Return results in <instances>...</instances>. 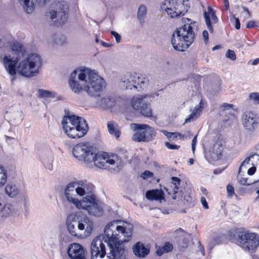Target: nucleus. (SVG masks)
Returning <instances> with one entry per match:
<instances>
[{
    "label": "nucleus",
    "instance_id": "obj_1",
    "mask_svg": "<svg viewBox=\"0 0 259 259\" xmlns=\"http://www.w3.org/2000/svg\"><path fill=\"white\" fill-rule=\"evenodd\" d=\"M72 154L79 161L87 163L94 162V165L98 168H107L105 162L107 153L97 152L96 148L88 146L86 143L76 144L72 149Z\"/></svg>",
    "mask_w": 259,
    "mask_h": 259
},
{
    "label": "nucleus",
    "instance_id": "obj_2",
    "mask_svg": "<svg viewBox=\"0 0 259 259\" xmlns=\"http://www.w3.org/2000/svg\"><path fill=\"white\" fill-rule=\"evenodd\" d=\"M230 240L239 245L244 251L253 253L259 246V235L250 232L243 228L231 229L229 231Z\"/></svg>",
    "mask_w": 259,
    "mask_h": 259
},
{
    "label": "nucleus",
    "instance_id": "obj_3",
    "mask_svg": "<svg viewBox=\"0 0 259 259\" xmlns=\"http://www.w3.org/2000/svg\"><path fill=\"white\" fill-rule=\"evenodd\" d=\"M188 22L178 28L172 34L171 42L175 50L183 52L188 48L195 38V30L197 29L195 22L187 19Z\"/></svg>",
    "mask_w": 259,
    "mask_h": 259
},
{
    "label": "nucleus",
    "instance_id": "obj_4",
    "mask_svg": "<svg viewBox=\"0 0 259 259\" xmlns=\"http://www.w3.org/2000/svg\"><path fill=\"white\" fill-rule=\"evenodd\" d=\"M75 219V218H74ZM67 228L69 233L78 238H85L91 236L94 228V222L87 215L78 221L66 222Z\"/></svg>",
    "mask_w": 259,
    "mask_h": 259
},
{
    "label": "nucleus",
    "instance_id": "obj_5",
    "mask_svg": "<svg viewBox=\"0 0 259 259\" xmlns=\"http://www.w3.org/2000/svg\"><path fill=\"white\" fill-rule=\"evenodd\" d=\"M96 75V73L92 70L83 67L80 69H75L71 73L68 79V84L70 89L76 94H79L83 90L84 88L76 80L77 76L78 79L80 81H84L85 83H88L92 78Z\"/></svg>",
    "mask_w": 259,
    "mask_h": 259
},
{
    "label": "nucleus",
    "instance_id": "obj_6",
    "mask_svg": "<svg viewBox=\"0 0 259 259\" xmlns=\"http://www.w3.org/2000/svg\"><path fill=\"white\" fill-rule=\"evenodd\" d=\"M125 238L123 240L119 239L120 236H116L109 242H107V245L110 249V256H107L109 259H126L125 248L123 245L124 243L129 242L132 235H125V234H121Z\"/></svg>",
    "mask_w": 259,
    "mask_h": 259
},
{
    "label": "nucleus",
    "instance_id": "obj_7",
    "mask_svg": "<svg viewBox=\"0 0 259 259\" xmlns=\"http://www.w3.org/2000/svg\"><path fill=\"white\" fill-rule=\"evenodd\" d=\"M132 128L135 132L132 140L137 142H149L156 136L153 127L147 124L132 123Z\"/></svg>",
    "mask_w": 259,
    "mask_h": 259
},
{
    "label": "nucleus",
    "instance_id": "obj_8",
    "mask_svg": "<svg viewBox=\"0 0 259 259\" xmlns=\"http://www.w3.org/2000/svg\"><path fill=\"white\" fill-rule=\"evenodd\" d=\"M6 70L11 76L13 82L16 79V74L26 78L37 76L41 69L42 66H4Z\"/></svg>",
    "mask_w": 259,
    "mask_h": 259
},
{
    "label": "nucleus",
    "instance_id": "obj_9",
    "mask_svg": "<svg viewBox=\"0 0 259 259\" xmlns=\"http://www.w3.org/2000/svg\"><path fill=\"white\" fill-rule=\"evenodd\" d=\"M140 74V76L137 73L133 75L127 76V78L124 77V80L121 82V87L126 90L135 89L138 91H141L146 88L149 82L148 77Z\"/></svg>",
    "mask_w": 259,
    "mask_h": 259
},
{
    "label": "nucleus",
    "instance_id": "obj_10",
    "mask_svg": "<svg viewBox=\"0 0 259 259\" xmlns=\"http://www.w3.org/2000/svg\"><path fill=\"white\" fill-rule=\"evenodd\" d=\"M183 2V0H165L161 6V9L171 18L180 17L184 15L185 10Z\"/></svg>",
    "mask_w": 259,
    "mask_h": 259
},
{
    "label": "nucleus",
    "instance_id": "obj_11",
    "mask_svg": "<svg viewBox=\"0 0 259 259\" xmlns=\"http://www.w3.org/2000/svg\"><path fill=\"white\" fill-rule=\"evenodd\" d=\"M104 239L103 235H99L92 240L90 246L91 259L103 258L105 257L106 252Z\"/></svg>",
    "mask_w": 259,
    "mask_h": 259
},
{
    "label": "nucleus",
    "instance_id": "obj_12",
    "mask_svg": "<svg viewBox=\"0 0 259 259\" xmlns=\"http://www.w3.org/2000/svg\"><path fill=\"white\" fill-rule=\"evenodd\" d=\"M146 98V95L140 96L135 99L133 98L131 103L132 106L135 110L140 111L144 117L152 119V110L149 102L145 101Z\"/></svg>",
    "mask_w": 259,
    "mask_h": 259
},
{
    "label": "nucleus",
    "instance_id": "obj_13",
    "mask_svg": "<svg viewBox=\"0 0 259 259\" xmlns=\"http://www.w3.org/2000/svg\"><path fill=\"white\" fill-rule=\"evenodd\" d=\"M221 80L218 76L208 75L203 79V88L211 95H216L221 90Z\"/></svg>",
    "mask_w": 259,
    "mask_h": 259
},
{
    "label": "nucleus",
    "instance_id": "obj_14",
    "mask_svg": "<svg viewBox=\"0 0 259 259\" xmlns=\"http://www.w3.org/2000/svg\"><path fill=\"white\" fill-rule=\"evenodd\" d=\"M88 83L90 85H84L83 90L91 96L96 97L98 96L99 93L102 91L105 82L96 73V75L92 78V80H90Z\"/></svg>",
    "mask_w": 259,
    "mask_h": 259
},
{
    "label": "nucleus",
    "instance_id": "obj_15",
    "mask_svg": "<svg viewBox=\"0 0 259 259\" xmlns=\"http://www.w3.org/2000/svg\"><path fill=\"white\" fill-rule=\"evenodd\" d=\"M106 226L118 234H125V235H132L133 226L132 224L120 220H113L108 223Z\"/></svg>",
    "mask_w": 259,
    "mask_h": 259
},
{
    "label": "nucleus",
    "instance_id": "obj_16",
    "mask_svg": "<svg viewBox=\"0 0 259 259\" xmlns=\"http://www.w3.org/2000/svg\"><path fill=\"white\" fill-rule=\"evenodd\" d=\"M56 11L50 12V18L52 21L56 22L57 25H61L67 21L68 6L65 3H58Z\"/></svg>",
    "mask_w": 259,
    "mask_h": 259
},
{
    "label": "nucleus",
    "instance_id": "obj_17",
    "mask_svg": "<svg viewBox=\"0 0 259 259\" xmlns=\"http://www.w3.org/2000/svg\"><path fill=\"white\" fill-rule=\"evenodd\" d=\"M85 203L89 204H85L84 208L90 215L99 217L103 214L104 210L101 205L102 203L97 199L96 196H88V199L85 198Z\"/></svg>",
    "mask_w": 259,
    "mask_h": 259
},
{
    "label": "nucleus",
    "instance_id": "obj_18",
    "mask_svg": "<svg viewBox=\"0 0 259 259\" xmlns=\"http://www.w3.org/2000/svg\"><path fill=\"white\" fill-rule=\"evenodd\" d=\"M78 186L75 188V191L78 196L82 197L83 202H85V198L90 196L95 197L96 195L93 193L94 185L91 183H88L87 181H77Z\"/></svg>",
    "mask_w": 259,
    "mask_h": 259
},
{
    "label": "nucleus",
    "instance_id": "obj_19",
    "mask_svg": "<svg viewBox=\"0 0 259 259\" xmlns=\"http://www.w3.org/2000/svg\"><path fill=\"white\" fill-rule=\"evenodd\" d=\"M244 127L247 131L253 132L258 125V117L251 111L245 112L242 116Z\"/></svg>",
    "mask_w": 259,
    "mask_h": 259
},
{
    "label": "nucleus",
    "instance_id": "obj_20",
    "mask_svg": "<svg viewBox=\"0 0 259 259\" xmlns=\"http://www.w3.org/2000/svg\"><path fill=\"white\" fill-rule=\"evenodd\" d=\"M86 252L84 247L78 243L70 244L67 249V253L70 259H87Z\"/></svg>",
    "mask_w": 259,
    "mask_h": 259
},
{
    "label": "nucleus",
    "instance_id": "obj_21",
    "mask_svg": "<svg viewBox=\"0 0 259 259\" xmlns=\"http://www.w3.org/2000/svg\"><path fill=\"white\" fill-rule=\"evenodd\" d=\"M151 244L137 241L132 246L133 253L139 258H145L150 252Z\"/></svg>",
    "mask_w": 259,
    "mask_h": 259
},
{
    "label": "nucleus",
    "instance_id": "obj_22",
    "mask_svg": "<svg viewBox=\"0 0 259 259\" xmlns=\"http://www.w3.org/2000/svg\"><path fill=\"white\" fill-rule=\"evenodd\" d=\"M189 237L182 236L176 238V247L181 253H184L187 251L191 250L190 239L192 236L191 234H188Z\"/></svg>",
    "mask_w": 259,
    "mask_h": 259
},
{
    "label": "nucleus",
    "instance_id": "obj_23",
    "mask_svg": "<svg viewBox=\"0 0 259 259\" xmlns=\"http://www.w3.org/2000/svg\"><path fill=\"white\" fill-rule=\"evenodd\" d=\"M83 127L70 126L64 132L68 137L71 139L80 138L84 137L89 131V125Z\"/></svg>",
    "mask_w": 259,
    "mask_h": 259
},
{
    "label": "nucleus",
    "instance_id": "obj_24",
    "mask_svg": "<svg viewBox=\"0 0 259 259\" xmlns=\"http://www.w3.org/2000/svg\"><path fill=\"white\" fill-rule=\"evenodd\" d=\"M146 198L150 201L161 202L165 200V195L162 189H153L147 190L145 193Z\"/></svg>",
    "mask_w": 259,
    "mask_h": 259
},
{
    "label": "nucleus",
    "instance_id": "obj_25",
    "mask_svg": "<svg viewBox=\"0 0 259 259\" xmlns=\"http://www.w3.org/2000/svg\"><path fill=\"white\" fill-rule=\"evenodd\" d=\"M220 107L222 110L220 114L221 115H223L224 114L227 115V117H226L223 119V121L224 122L227 123L231 120H232L233 119H235V114L232 113L231 112L232 110H237V109L234 108V107H235V106L233 104L224 103Z\"/></svg>",
    "mask_w": 259,
    "mask_h": 259
},
{
    "label": "nucleus",
    "instance_id": "obj_26",
    "mask_svg": "<svg viewBox=\"0 0 259 259\" xmlns=\"http://www.w3.org/2000/svg\"><path fill=\"white\" fill-rule=\"evenodd\" d=\"M204 17L208 29L212 32L213 29L211 25V23L215 24L218 21V18L214 11L210 7H208L207 11L204 12Z\"/></svg>",
    "mask_w": 259,
    "mask_h": 259
},
{
    "label": "nucleus",
    "instance_id": "obj_27",
    "mask_svg": "<svg viewBox=\"0 0 259 259\" xmlns=\"http://www.w3.org/2000/svg\"><path fill=\"white\" fill-rule=\"evenodd\" d=\"M203 76L200 75L196 73L189 74L186 78L183 79L182 80L188 81L194 84V88L196 91H199L201 89V78Z\"/></svg>",
    "mask_w": 259,
    "mask_h": 259
},
{
    "label": "nucleus",
    "instance_id": "obj_28",
    "mask_svg": "<svg viewBox=\"0 0 259 259\" xmlns=\"http://www.w3.org/2000/svg\"><path fill=\"white\" fill-rule=\"evenodd\" d=\"M41 63L40 56L37 54H32L22 61V64L19 65H41Z\"/></svg>",
    "mask_w": 259,
    "mask_h": 259
},
{
    "label": "nucleus",
    "instance_id": "obj_29",
    "mask_svg": "<svg viewBox=\"0 0 259 259\" xmlns=\"http://www.w3.org/2000/svg\"><path fill=\"white\" fill-rule=\"evenodd\" d=\"M72 126L76 127H83L84 126L88 125L87 120L83 117L72 114L69 120Z\"/></svg>",
    "mask_w": 259,
    "mask_h": 259
},
{
    "label": "nucleus",
    "instance_id": "obj_30",
    "mask_svg": "<svg viewBox=\"0 0 259 259\" xmlns=\"http://www.w3.org/2000/svg\"><path fill=\"white\" fill-rule=\"evenodd\" d=\"M223 148L222 141H220L219 138L213 144L212 151H210V155L213 159H219L222 155Z\"/></svg>",
    "mask_w": 259,
    "mask_h": 259
},
{
    "label": "nucleus",
    "instance_id": "obj_31",
    "mask_svg": "<svg viewBox=\"0 0 259 259\" xmlns=\"http://www.w3.org/2000/svg\"><path fill=\"white\" fill-rule=\"evenodd\" d=\"M67 40L65 35L61 34H55L49 40V43L53 47L58 46H62L66 44Z\"/></svg>",
    "mask_w": 259,
    "mask_h": 259
},
{
    "label": "nucleus",
    "instance_id": "obj_32",
    "mask_svg": "<svg viewBox=\"0 0 259 259\" xmlns=\"http://www.w3.org/2000/svg\"><path fill=\"white\" fill-rule=\"evenodd\" d=\"M116 103V100L114 97L108 96L102 98L101 100L100 105L104 109H111Z\"/></svg>",
    "mask_w": 259,
    "mask_h": 259
},
{
    "label": "nucleus",
    "instance_id": "obj_33",
    "mask_svg": "<svg viewBox=\"0 0 259 259\" xmlns=\"http://www.w3.org/2000/svg\"><path fill=\"white\" fill-rule=\"evenodd\" d=\"M20 4L22 5L24 11L28 14H31L34 10L35 0H19Z\"/></svg>",
    "mask_w": 259,
    "mask_h": 259
},
{
    "label": "nucleus",
    "instance_id": "obj_34",
    "mask_svg": "<svg viewBox=\"0 0 259 259\" xmlns=\"http://www.w3.org/2000/svg\"><path fill=\"white\" fill-rule=\"evenodd\" d=\"M102 235L104 237V242L107 244L109 240H111L112 238H114L116 236H119V234L115 232L114 231L105 226L104 229V234Z\"/></svg>",
    "mask_w": 259,
    "mask_h": 259
},
{
    "label": "nucleus",
    "instance_id": "obj_35",
    "mask_svg": "<svg viewBox=\"0 0 259 259\" xmlns=\"http://www.w3.org/2000/svg\"><path fill=\"white\" fill-rule=\"evenodd\" d=\"M57 93L49 90L38 89L37 96L38 98H54L56 97Z\"/></svg>",
    "mask_w": 259,
    "mask_h": 259
},
{
    "label": "nucleus",
    "instance_id": "obj_36",
    "mask_svg": "<svg viewBox=\"0 0 259 259\" xmlns=\"http://www.w3.org/2000/svg\"><path fill=\"white\" fill-rule=\"evenodd\" d=\"M147 13V10L146 7L143 5H141L139 7L138 10L137 18L138 19L141 25L144 22V19L146 17Z\"/></svg>",
    "mask_w": 259,
    "mask_h": 259
},
{
    "label": "nucleus",
    "instance_id": "obj_37",
    "mask_svg": "<svg viewBox=\"0 0 259 259\" xmlns=\"http://www.w3.org/2000/svg\"><path fill=\"white\" fill-rule=\"evenodd\" d=\"M5 190L6 193L11 197H15L18 194V192L17 187L15 185L10 184H8L6 186Z\"/></svg>",
    "mask_w": 259,
    "mask_h": 259
},
{
    "label": "nucleus",
    "instance_id": "obj_38",
    "mask_svg": "<svg viewBox=\"0 0 259 259\" xmlns=\"http://www.w3.org/2000/svg\"><path fill=\"white\" fill-rule=\"evenodd\" d=\"M108 130L110 134L113 135L118 139L120 136L121 133L118 129L115 128L113 121H109L107 124Z\"/></svg>",
    "mask_w": 259,
    "mask_h": 259
},
{
    "label": "nucleus",
    "instance_id": "obj_39",
    "mask_svg": "<svg viewBox=\"0 0 259 259\" xmlns=\"http://www.w3.org/2000/svg\"><path fill=\"white\" fill-rule=\"evenodd\" d=\"M184 204L187 208H190L195 205V199L190 196V194H187L184 196Z\"/></svg>",
    "mask_w": 259,
    "mask_h": 259
},
{
    "label": "nucleus",
    "instance_id": "obj_40",
    "mask_svg": "<svg viewBox=\"0 0 259 259\" xmlns=\"http://www.w3.org/2000/svg\"><path fill=\"white\" fill-rule=\"evenodd\" d=\"M76 186H78L77 181L70 182L65 187L64 190V195L67 200H69L68 199H69V197L71 196V195L69 192L73 191Z\"/></svg>",
    "mask_w": 259,
    "mask_h": 259
},
{
    "label": "nucleus",
    "instance_id": "obj_41",
    "mask_svg": "<svg viewBox=\"0 0 259 259\" xmlns=\"http://www.w3.org/2000/svg\"><path fill=\"white\" fill-rule=\"evenodd\" d=\"M18 60L17 58H12L10 55L6 54L4 57L3 63L4 65H16Z\"/></svg>",
    "mask_w": 259,
    "mask_h": 259
},
{
    "label": "nucleus",
    "instance_id": "obj_42",
    "mask_svg": "<svg viewBox=\"0 0 259 259\" xmlns=\"http://www.w3.org/2000/svg\"><path fill=\"white\" fill-rule=\"evenodd\" d=\"M68 199L69 200H67L68 202H71L72 204H73L77 208H78L79 209H82L85 210V208H84L85 205H83L82 204V202L80 200H78V199H77L76 198L73 197L72 196H70L69 199Z\"/></svg>",
    "mask_w": 259,
    "mask_h": 259
},
{
    "label": "nucleus",
    "instance_id": "obj_43",
    "mask_svg": "<svg viewBox=\"0 0 259 259\" xmlns=\"http://www.w3.org/2000/svg\"><path fill=\"white\" fill-rule=\"evenodd\" d=\"M171 183L172 184L175 186V190H174V195H176V193H177V191H176L175 190H178L179 189V186L181 184V180L180 178L177 177H171ZM176 195H174L172 196V198L174 199H176Z\"/></svg>",
    "mask_w": 259,
    "mask_h": 259
},
{
    "label": "nucleus",
    "instance_id": "obj_44",
    "mask_svg": "<svg viewBox=\"0 0 259 259\" xmlns=\"http://www.w3.org/2000/svg\"><path fill=\"white\" fill-rule=\"evenodd\" d=\"M23 48V46L22 45H21L20 43L18 42H14L11 45L12 51L15 52V53L17 54L18 55H19V54L22 53Z\"/></svg>",
    "mask_w": 259,
    "mask_h": 259
},
{
    "label": "nucleus",
    "instance_id": "obj_45",
    "mask_svg": "<svg viewBox=\"0 0 259 259\" xmlns=\"http://www.w3.org/2000/svg\"><path fill=\"white\" fill-rule=\"evenodd\" d=\"M191 240L192 242V244H194L193 241H197L198 242V250H197V251H200L201 254L203 256H205V250H204V246L201 244V242L199 239H198L197 237L196 236H193L191 237Z\"/></svg>",
    "mask_w": 259,
    "mask_h": 259
},
{
    "label": "nucleus",
    "instance_id": "obj_46",
    "mask_svg": "<svg viewBox=\"0 0 259 259\" xmlns=\"http://www.w3.org/2000/svg\"><path fill=\"white\" fill-rule=\"evenodd\" d=\"M1 174H3L0 180V187L3 186L7 179V171L2 165H0Z\"/></svg>",
    "mask_w": 259,
    "mask_h": 259
},
{
    "label": "nucleus",
    "instance_id": "obj_47",
    "mask_svg": "<svg viewBox=\"0 0 259 259\" xmlns=\"http://www.w3.org/2000/svg\"><path fill=\"white\" fill-rule=\"evenodd\" d=\"M122 159L120 158L119 163L114 168L110 167L108 170L113 174H117L119 172L123 166V162Z\"/></svg>",
    "mask_w": 259,
    "mask_h": 259
},
{
    "label": "nucleus",
    "instance_id": "obj_48",
    "mask_svg": "<svg viewBox=\"0 0 259 259\" xmlns=\"http://www.w3.org/2000/svg\"><path fill=\"white\" fill-rule=\"evenodd\" d=\"M249 100L253 101L255 104H259V93L253 92L249 95Z\"/></svg>",
    "mask_w": 259,
    "mask_h": 259
},
{
    "label": "nucleus",
    "instance_id": "obj_49",
    "mask_svg": "<svg viewBox=\"0 0 259 259\" xmlns=\"http://www.w3.org/2000/svg\"><path fill=\"white\" fill-rule=\"evenodd\" d=\"M211 240L215 245H220L223 242L224 237L222 235H216L213 237Z\"/></svg>",
    "mask_w": 259,
    "mask_h": 259
},
{
    "label": "nucleus",
    "instance_id": "obj_50",
    "mask_svg": "<svg viewBox=\"0 0 259 259\" xmlns=\"http://www.w3.org/2000/svg\"><path fill=\"white\" fill-rule=\"evenodd\" d=\"M227 192L228 197H232L233 195H235V197L238 198V195L235 194L234 188L233 185L229 184L227 186Z\"/></svg>",
    "mask_w": 259,
    "mask_h": 259
},
{
    "label": "nucleus",
    "instance_id": "obj_51",
    "mask_svg": "<svg viewBox=\"0 0 259 259\" xmlns=\"http://www.w3.org/2000/svg\"><path fill=\"white\" fill-rule=\"evenodd\" d=\"M154 176V174L148 170H145L141 175V177L143 180H146L148 178H151Z\"/></svg>",
    "mask_w": 259,
    "mask_h": 259
},
{
    "label": "nucleus",
    "instance_id": "obj_52",
    "mask_svg": "<svg viewBox=\"0 0 259 259\" xmlns=\"http://www.w3.org/2000/svg\"><path fill=\"white\" fill-rule=\"evenodd\" d=\"M165 146L168 149H171V150H178L180 148V145H178L173 143H170L169 142H165Z\"/></svg>",
    "mask_w": 259,
    "mask_h": 259
},
{
    "label": "nucleus",
    "instance_id": "obj_53",
    "mask_svg": "<svg viewBox=\"0 0 259 259\" xmlns=\"http://www.w3.org/2000/svg\"><path fill=\"white\" fill-rule=\"evenodd\" d=\"M162 247L166 253L171 251L174 248L173 245L169 242H166Z\"/></svg>",
    "mask_w": 259,
    "mask_h": 259
},
{
    "label": "nucleus",
    "instance_id": "obj_54",
    "mask_svg": "<svg viewBox=\"0 0 259 259\" xmlns=\"http://www.w3.org/2000/svg\"><path fill=\"white\" fill-rule=\"evenodd\" d=\"M121 157L120 159H124L128 161L130 163H132V159H128V155L127 154V152L126 150L122 149L121 150Z\"/></svg>",
    "mask_w": 259,
    "mask_h": 259
},
{
    "label": "nucleus",
    "instance_id": "obj_55",
    "mask_svg": "<svg viewBox=\"0 0 259 259\" xmlns=\"http://www.w3.org/2000/svg\"><path fill=\"white\" fill-rule=\"evenodd\" d=\"M226 57L232 60L236 59V54L234 51L228 50L226 54Z\"/></svg>",
    "mask_w": 259,
    "mask_h": 259
},
{
    "label": "nucleus",
    "instance_id": "obj_56",
    "mask_svg": "<svg viewBox=\"0 0 259 259\" xmlns=\"http://www.w3.org/2000/svg\"><path fill=\"white\" fill-rule=\"evenodd\" d=\"M252 190L253 189L241 187L239 189L238 192L240 195H242L245 193H250Z\"/></svg>",
    "mask_w": 259,
    "mask_h": 259
},
{
    "label": "nucleus",
    "instance_id": "obj_57",
    "mask_svg": "<svg viewBox=\"0 0 259 259\" xmlns=\"http://www.w3.org/2000/svg\"><path fill=\"white\" fill-rule=\"evenodd\" d=\"M231 20H232L233 19L235 21V28L237 29H239L240 28V21L239 18H236L235 16V15L232 14L231 16Z\"/></svg>",
    "mask_w": 259,
    "mask_h": 259
},
{
    "label": "nucleus",
    "instance_id": "obj_58",
    "mask_svg": "<svg viewBox=\"0 0 259 259\" xmlns=\"http://www.w3.org/2000/svg\"><path fill=\"white\" fill-rule=\"evenodd\" d=\"M195 117H198L196 116L194 113L192 112L190 115H189L185 119V123L190 122L194 120Z\"/></svg>",
    "mask_w": 259,
    "mask_h": 259
},
{
    "label": "nucleus",
    "instance_id": "obj_59",
    "mask_svg": "<svg viewBox=\"0 0 259 259\" xmlns=\"http://www.w3.org/2000/svg\"><path fill=\"white\" fill-rule=\"evenodd\" d=\"M203 109L200 106H198L197 105L194 107V109L193 111H192L193 113H194V114L196 116H199L200 114L202 112Z\"/></svg>",
    "mask_w": 259,
    "mask_h": 259
},
{
    "label": "nucleus",
    "instance_id": "obj_60",
    "mask_svg": "<svg viewBox=\"0 0 259 259\" xmlns=\"http://www.w3.org/2000/svg\"><path fill=\"white\" fill-rule=\"evenodd\" d=\"M67 119H68V118H65V117H63V119L62 120V125L63 126V129L64 132L67 129H68V128L69 127H70V126H68L67 125V124H68Z\"/></svg>",
    "mask_w": 259,
    "mask_h": 259
},
{
    "label": "nucleus",
    "instance_id": "obj_61",
    "mask_svg": "<svg viewBox=\"0 0 259 259\" xmlns=\"http://www.w3.org/2000/svg\"><path fill=\"white\" fill-rule=\"evenodd\" d=\"M111 33L115 37L117 43H119L121 41V36L117 32L112 31Z\"/></svg>",
    "mask_w": 259,
    "mask_h": 259
},
{
    "label": "nucleus",
    "instance_id": "obj_62",
    "mask_svg": "<svg viewBox=\"0 0 259 259\" xmlns=\"http://www.w3.org/2000/svg\"><path fill=\"white\" fill-rule=\"evenodd\" d=\"M201 202L205 209H208L209 208L208 204L205 197L202 196L201 197Z\"/></svg>",
    "mask_w": 259,
    "mask_h": 259
},
{
    "label": "nucleus",
    "instance_id": "obj_63",
    "mask_svg": "<svg viewBox=\"0 0 259 259\" xmlns=\"http://www.w3.org/2000/svg\"><path fill=\"white\" fill-rule=\"evenodd\" d=\"M164 253H166V252H165V250L163 249L162 246H159L156 251V254L158 256H161Z\"/></svg>",
    "mask_w": 259,
    "mask_h": 259
},
{
    "label": "nucleus",
    "instance_id": "obj_64",
    "mask_svg": "<svg viewBox=\"0 0 259 259\" xmlns=\"http://www.w3.org/2000/svg\"><path fill=\"white\" fill-rule=\"evenodd\" d=\"M171 135H170V137H167V138L169 140H175L178 138V132H171Z\"/></svg>",
    "mask_w": 259,
    "mask_h": 259
}]
</instances>
